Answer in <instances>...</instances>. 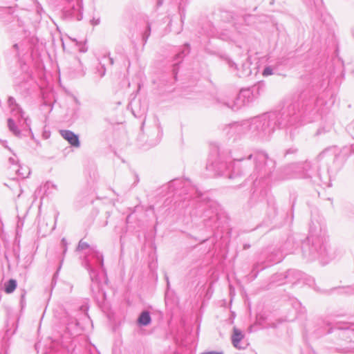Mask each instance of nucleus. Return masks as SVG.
Masks as SVG:
<instances>
[{"instance_id":"f257e3e1","label":"nucleus","mask_w":354,"mask_h":354,"mask_svg":"<svg viewBox=\"0 0 354 354\" xmlns=\"http://www.w3.org/2000/svg\"><path fill=\"white\" fill-rule=\"evenodd\" d=\"M62 136L71 145L79 147L80 142L77 135L68 130H62L60 131Z\"/></svg>"},{"instance_id":"f03ea898","label":"nucleus","mask_w":354,"mask_h":354,"mask_svg":"<svg viewBox=\"0 0 354 354\" xmlns=\"http://www.w3.org/2000/svg\"><path fill=\"white\" fill-rule=\"evenodd\" d=\"M243 337H244V335L242 333V332L239 329H238L236 328H234L233 335L232 336V341L233 345L235 347H236V348L239 347V343L243 339Z\"/></svg>"},{"instance_id":"7ed1b4c3","label":"nucleus","mask_w":354,"mask_h":354,"mask_svg":"<svg viewBox=\"0 0 354 354\" xmlns=\"http://www.w3.org/2000/svg\"><path fill=\"white\" fill-rule=\"evenodd\" d=\"M151 322V317L147 311H143L138 318V322L141 325H147Z\"/></svg>"},{"instance_id":"20e7f679","label":"nucleus","mask_w":354,"mask_h":354,"mask_svg":"<svg viewBox=\"0 0 354 354\" xmlns=\"http://www.w3.org/2000/svg\"><path fill=\"white\" fill-rule=\"evenodd\" d=\"M5 291L6 293H12L17 287V282L15 279H10L6 283H5Z\"/></svg>"},{"instance_id":"39448f33","label":"nucleus","mask_w":354,"mask_h":354,"mask_svg":"<svg viewBox=\"0 0 354 354\" xmlns=\"http://www.w3.org/2000/svg\"><path fill=\"white\" fill-rule=\"evenodd\" d=\"M8 125L10 130L13 131L14 132H16L15 122L12 119L8 120Z\"/></svg>"},{"instance_id":"423d86ee","label":"nucleus","mask_w":354,"mask_h":354,"mask_svg":"<svg viewBox=\"0 0 354 354\" xmlns=\"http://www.w3.org/2000/svg\"><path fill=\"white\" fill-rule=\"evenodd\" d=\"M272 69L269 67L266 68L263 72V75L264 76L270 75H272Z\"/></svg>"},{"instance_id":"0eeeda50","label":"nucleus","mask_w":354,"mask_h":354,"mask_svg":"<svg viewBox=\"0 0 354 354\" xmlns=\"http://www.w3.org/2000/svg\"><path fill=\"white\" fill-rule=\"evenodd\" d=\"M201 354H223L221 352H217V351H208V352H204Z\"/></svg>"}]
</instances>
